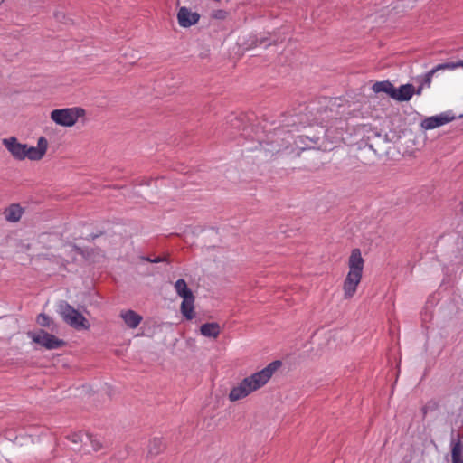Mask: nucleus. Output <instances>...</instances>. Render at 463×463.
Here are the masks:
<instances>
[{
	"mask_svg": "<svg viewBox=\"0 0 463 463\" xmlns=\"http://www.w3.org/2000/svg\"><path fill=\"white\" fill-rule=\"evenodd\" d=\"M280 366V361H274L262 370L245 377L231 389L228 395L229 400L231 402H237L260 390L269 383Z\"/></svg>",
	"mask_w": 463,
	"mask_h": 463,
	"instance_id": "f257e3e1",
	"label": "nucleus"
},
{
	"mask_svg": "<svg viewBox=\"0 0 463 463\" xmlns=\"http://www.w3.org/2000/svg\"><path fill=\"white\" fill-rule=\"evenodd\" d=\"M2 144L13 158L17 161L25 159L40 161L44 157L49 147V142L44 137L38 138L36 146L23 144L15 137L4 138Z\"/></svg>",
	"mask_w": 463,
	"mask_h": 463,
	"instance_id": "f03ea898",
	"label": "nucleus"
},
{
	"mask_svg": "<svg viewBox=\"0 0 463 463\" xmlns=\"http://www.w3.org/2000/svg\"><path fill=\"white\" fill-rule=\"evenodd\" d=\"M348 272L343 282V294L345 299H351L356 293L362 281L364 268V260L360 249H353L347 261Z\"/></svg>",
	"mask_w": 463,
	"mask_h": 463,
	"instance_id": "7ed1b4c3",
	"label": "nucleus"
},
{
	"mask_svg": "<svg viewBox=\"0 0 463 463\" xmlns=\"http://www.w3.org/2000/svg\"><path fill=\"white\" fill-rule=\"evenodd\" d=\"M174 287L176 294L183 298L181 303V312L183 316L188 320L193 319L194 317V296L192 290L183 279L176 280Z\"/></svg>",
	"mask_w": 463,
	"mask_h": 463,
	"instance_id": "20e7f679",
	"label": "nucleus"
},
{
	"mask_svg": "<svg viewBox=\"0 0 463 463\" xmlns=\"http://www.w3.org/2000/svg\"><path fill=\"white\" fill-rule=\"evenodd\" d=\"M85 115V110L79 107L54 109L51 112V119L59 126L72 127L78 119Z\"/></svg>",
	"mask_w": 463,
	"mask_h": 463,
	"instance_id": "39448f33",
	"label": "nucleus"
},
{
	"mask_svg": "<svg viewBox=\"0 0 463 463\" xmlns=\"http://www.w3.org/2000/svg\"><path fill=\"white\" fill-rule=\"evenodd\" d=\"M60 314L68 325L76 329H86L89 327L88 321L84 316L67 303L61 306Z\"/></svg>",
	"mask_w": 463,
	"mask_h": 463,
	"instance_id": "423d86ee",
	"label": "nucleus"
},
{
	"mask_svg": "<svg viewBox=\"0 0 463 463\" xmlns=\"http://www.w3.org/2000/svg\"><path fill=\"white\" fill-rule=\"evenodd\" d=\"M32 339L47 349H56L63 345V341L43 330L32 334Z\"/></svg>",
	"mask_w": 463,
	"mask_h": 463,
	"instance_id": "0eeeda50",
	"label": "nucleus"
},
{
	"mask_svg": "<svg viewBox=\"0 0 463 463\" xmlns=\"http://www.w3.org/2000/svg\"><path fill=\"white\" fill-rule=\"evenodd\" d=\"M454 119L453 116L449 113H441L437 116L426 118L421 121V128L425 130L434 129L440 126H443Z\"/></svg>",
	"mask_w": 463,
	"mask_h": 463,
	"instance_id": "6e6552de",
	"label": "nucleus"
},
{
	"mask_svg": "<svg viewBox=\"0 0 463 463\" xmlns=\"http://www.w3.org/2000/svg\"><path fill=\"white\" fill-rule=\"evenodd\" d=\"M200 14L187 7H181L177 13V21L181 27L187 28L198 23Z\"/></svg>",
	"mask_w": 463,
	"mask_h": 463,
	"instance_id": "1a4fd4ad",
	"label": "nucleus"
},
{
	"mask_svg": "<svg viewBox=\"0 0 463 463\" xmlns=\"http://www.w3.org/2000/svg\"><path fill=\"white\" fill-rule=\"evenodd\" d=\"M415 88L412 84H404L398 89L394 88L392 99L397 101H409L414 95Z\"/></svg>",
	"mask_w": 463,
	"mask_h": 463,
	"instance_id": "9d476101",
	"label": "nucleus"
},
{
	"mask_svg": "<svg viewBox=\"0 0 463 463\" xmlns=\"http://www.w3.org/2000/svg\"><path fill=\"white\" fill-rule=\"evenodd\" d=\"M120 317L129 328H137L142 321V317L133 310L122 311Z\"/></svg>",
	"mask_w": 463,
	"mask_h": 463,
	"instance_id": "9b49d317",
	"label": "nucleus"
},
{
	"mask_svg": "<svg viewBox=\"0 0 463 463\" xmlns=\"http://www.w3.org/2000/svg\"><path fill=\"white\" fill-rule=\"evenodd\" d=\"M221 326L218 323H205L200 327V332L203 336L217 338L221 334Z\"/></svg>",
	"mask_w": 463,
	"mask_h": 463,
	"instance_id": "f8f14e48",
	"label": "nucleus"
},
{
	"mask_svg": "<svg viewBox=\"0 0 463 463\" xmlns=\"http://www.w3.org/2000/svg\"><path fill=\"white\" fill-rule=\"evenodd\" d=\"M23 213L24 210L22 209L21 204H10L4 211V215L9 222L19 221Z\"/></svg>",
	"mask_w": 463,
	"mask_h": 463,
	"instance_id": "ddd939ff",
	"label": "nucleus"
},
{
	"mask_svg": "<svg viewBox=\"0 0 463 463\" xmlns=\"http://www.w3.org/2000/svg\"><path fill=\"white\" fill-rule=\"evenodd\" d=\"M394 86L389 80L377 81L375 82L372 90L375 93L384 92L392 99Z\"/></svg>",
	"mask_w": 463,
	"mask_h": 463,
	"instance_id": "4468645a",
	"label": "nucleus"
},
{
	"mask_svg": "<svg viewBox=\"0 0 463 463\" xmlns=\"http://www.w3.org/2000/svg\"><path fill=\"white\" fill-rule=\"evenodd\" d=\"M70 440L73 443H82L87 446V441L92 440V435L87 432H73L69 437Z\"/></svg>",
	"mask_w": 463,
	"mask_h": 463,
	"instance_id": "2eb2a0df",
	"label": "nucleus"
},
{
	"mask_svg": "<svg viewBox=\"0 0 463 463\" xmlns=\"http://www.w3.org/2000/svg\"><path fill=\"white\" fill-rule=\"evenodd\" d=\"M454 66L453 65H450L449 63H444V64H439L436 68L430 70V71H428L425 76H424V79H423V81L421 84H423V86H426L428 88L430 87V84H431V80H432V77L434 75V73L439 71V70H442V69H447V68H453Z\"/></svg>",
	"mask_w": 463,
	"mask_h": 463,
	"instance_id": "dca6fc26",
	"label": "nucleus"
},
{
	"mask_svg": "<svg viewBox=\"0 0 463 463\" xmlns=\"http://www.w3.org/2000/svg\"><path fill=\"white\" fill-rule=\"evenodd\" d=\"M452 463H463L462 449L459 443H456L451 450Z\"/></svg>",
	"mask_w": 463,
	"mask_h": 463,
	"instance_id": "f3484780",
	"label": "nucleus"
},
{
	"mask_svg": "<svg viewBox=\"0 0 463 463\" xmlns=\"http://www.w3.org/2000/svg\"><path fill=\"white\" fill-rule=\"evenodd\" d=\"M164 449V444L159 439H154L149 443V453L150 454H158Z\"/></svg>",
	"mask_w": 463,
	"mask_h": 463,
	"instance_id": "a211bd4d",
	"label": "nucleus"
},
{
	"mask_svg": "<svg viewBox=\"0 0 463 463\" xmlns=\"http://www.w3.org/2000/svg\"><path fill=\"white\" fill-rule=\"evenodd\" d=\"M37 323L41 326L48 327V326H50V324H51V318L49 316H47L45 314H40L37 317Z\"/></svg>",
	"mask_w": 463,
	"mask_h": 463,
	"instance_id": "6ab92c4d",
	"label": "nucleus"
},
{
	"mask_svg": "<svg viewBox=\"0 0 463 463\" xmlns=\"http://www.w3.org/2000/svg\"><path fill=\"white\" fill-rule=\"evenodd\" d=\"M165 179L161 177V178H156V179H147L146 182V184L148 185V186H151L152 184L155 185V187H159V186H164L165 185Z\"/></svg>",
	"mask_w": 463,
	"mask_h": 463,
	"instance_id": "aec40b11",
	"label": "nucleus"
},
{
	"mask_svg": "<svg viewBox=\"0 0 463 463\" xmlns=\"http://www.w3.org/2000/svg\"><path fill=\"white\" fill-rule=\"evenodd\" d=\"M88 443L90 444V446L92 447V449L94 450H99L101 448L100 442L98 439H96L93 436H92V440L91 441H87V444Z\"/></svg>",
	"mask_w": 463,
	"mask_h": 463,
	"instance_id": "412c9836",
	"label": "nucleus"
},
{
	"mask_svg": "<svg viewBox=\"0 0 463 463\" xmlns=\"http://www.w3.org/2000/svg\"><path fill=\"white\" fill-rule=\"evenodd\" d=\"M146 260L147 261H149V262H152V263H158V262H160V261H162V260H163V259H161L160 257L156 258V259L146 258Z\"/></svg>",
	"mask_w": 463,
	"mask_h": 463,
	"instance_id": "4be33fe9",
	"label": "nucleus"
},
{
	"mask_svg": "<svg viewBox=\"0 0 463 463\" xmlns=\"http://www.w3.org/2000/svg\"><path fill=\"white\" fill-rule=\"evenodd\" d=\"M423 89H424L423 84H420L417 89H415L414 94L421 95Z\"/></svg>",
	"mask_w": 463,
	"mask_h": 463,
	"instance_id": "5701e85b",
	"label": "nucleus"
},
{
	"mask_svg": "<svg viewBox=\"0 0 463 463\" xmlns=\"http://www.w3.org/2000/svg\"><path fill=\"white\" fill-rule=\"evenodd\" d=\"M307 138L309 139V141L314 143V144H316L317 142V140L319 139V137H317V136H314L311 138L309 137H307Z\"/></svg>",
	"mask_w": 463,
	"mask_h": 463,
	"instance_id": "b1692460",
	"label": "nucleus"
},
{
	"mask_svg": "<svg viewBox=\"0 0 463 463\" xmlns=\"http://www.w3.org/2000/svg\"><path fill=\"white\" fill-rule=\"evenodd\" d=\"M302 138H303V137H301V136H300V137H298L299 141H301V140H302Z\"/></svg>",
	"mask_w": 463,
	"mask_h": 463,
	"instance_id": "393cba45",
	"label": "nucleus"
},
{
	"mask_svg": "<svg viewBox=\"0 0 463 463\" xmlns=\"http://www.w3.org/2000/svg\"><path fill=\"white\" fill-rule=\"evenodd\" d=\"M4 0H0V4L3 2Z\"/></svg>",
	"mask_w": 463,
	"mask_h": 463,
	"instance_id": "a878e982",
	"label": "nucleus"
}]
</instances>
